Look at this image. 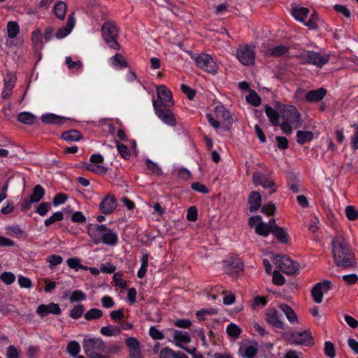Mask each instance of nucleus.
<instances>
[{
	"label": "nucleus",
	"instance_id": "f257e3e1",
	"mask_svg": "<svg viewBox=\"0 0 358 358\" xmlns=\"http://www.w3.org/2000/svg\"><path fill=\"white\" fill-rule=\"evenodd\" d=\"M331 247L334 262L338 266L346 268L354 266L355 263L354 255L343 235L336 236L332 240Z\"/></svg>",
	"mask_w": 358,
	"mask_h": 358
},
{
	"label": "nucleus",
	"instance_id": "f03ea898",
	"mask_svg": "<svg viewBox=\"0 0 358 358\" xmlns=\"http://www.w3.org/2000/svg\"><path fill=\"white\" fill-rule=\"evenodd\" d=\"M87 234L95 244L115 245L119 239L117 234L106 224H91L89 225Z\"/></svg>",
	"mask_w": 358,
	"mask_h": 358
},
{
	"label": "nucleus",
	"instance_id": "7ed1b4c3",
	"mask_svg": "<svg viewBox=\"0 0 358 358\" xmlns=\"http://www.w3.org/2000/svg\"><path fill=\"white\" fill-rule=\"evenodd\" d=\"M83 347L85 354L89 358H108L106 355H101L105 352L106 344L102 338L99 337L85 336Z\"/></svg>",
	"mask_w": 358,
	"mask_h": 358
},
{
	"label": "nucleus",
	"instance_id": "20e7f679",
	"mask_svg": "<svg viewBox=\"0 0 358 358\" xmlns=\"http://www.w3.org/2000/svg\"><path fill=\"white\" fill-rule=\"evenodd\" d=\"M154 110L157 117L166 125L174 127L177 125L176 116L170 109L171 106L164 104L162 101H152Z\"/></svg>",
	"mask_w": 358,
	"mask_h": 358
},
{
	"label": "nucleus",
	"instance_id": "39448f33",
	"mask_svg": "<svg viewBox=\"0 0 358 358\" xmlns=\"http://www.w3.org/2000/svg\"><path fill=\"white\" fill-rule=\"evenodd\" d=\"M102 36L105 42L113 49L119 50L120 45L117 41L119 30L116 25L110 22H106L101 27Z\"/></svg>",
	"mask_w": 358,
	"mask_h": 358
},
{
	"label": "nucleus",
	"instance_id": "423d86ee",
	"mask_svg": "<svg viewBox=\"0 0 358 358\" xmlns=\"http://www.w3.org/2000/svg\"><path fill=\"white\" fill-rule=\"evenodd\" d=\"M274 264L283 273L294 275L299 271V264L286 255H278L273 259Z\"/></svg>",
	"mask_w": 358,
	"mask_h": 358
},
{
	"label": "nucleus",
	"instance_id": "0eeeda50",
	"mask_svg": "<svg viewBox=\"0 0 358 358\" xmlns=\"http://www.w3.org/2000/svg\"><path fill=\"white\" fill-rule=\"evenodd\" d=\"M194 61L196 66L203 71L213 75L217 73L218 66L210 55L199 54L194 57Z\"/></svg>",
	"mask_w": 358,
	"mask_h": 358
},
{
	"label": "nucleus",
	"instance_id": "6e6552de",
	"mask_svg": "<svg viewBox=\"0 0 358 358\" xmlns=\"http://www.w3.org/2000/svg\"><path fill=\"white\" fill-rule=\"evenodd\" d=\"M281 115L283 121L289 122L295 128L301 127V115L295 106H285L281 110Z\"/></svg>",
	"mask_w": 358,
	"mask_h": 358
},
{
	"label": "nucleus",
	"instance_id": "1a4fd4ad",
	"mask_svg": "<svg viewBox=\"0 0 358 358\" xmlns=\"http://www.w3.org/2000/svg\"><path fill=\"white\" fill-rule=\"evenodd\" d=\"M236 57L242 64L249 66L254 63L255 54L252 48L248 45H245L238 48Z\"/></svg>",
	"mask_w": 358,
	"mask_h": 358
},
{
	"label": "nucleus",
	"instance_id": "9d476101",
	"mask_svg": "<svg viewBox=\"0 0 358 358\" xmlns=\"http://www.w3.org/2000/svg\"><path fill=\"white\" fill-rule=\"evenodd\" d=\"M331 287V282L329 280H324L323 282H317L313 288L311 294L313 301L315 303H320L322 301L324 292H327Z\"/></svg>",
	"mask_w": 358,
	"mask_h": 358
},
{
	"label": "nucleus",
	"instance_id": "9b49d317",
	"mask_svg": "<svg viewBox=\"0 0 358 358\" xmlns=\"http://www.w3.org/2000/svg\"><path fill=\"white\" fill-rule=\"evenodd\" d=\"M266 321L275 328L285 330L287 325L280 318V315L277 310L273 308H269L266 310L265 314Z\"/></svg>",
	"mask_w": 358,
	"mask_h": 358
},
{
	"label": "nucleus",
	"instance_id": "f8f14e48",
	"mask_svg": "<svg viewBox=\"0 0 358 358\" xmlns=\"http://www.w3.org/2000/svg\"><path fill=\"white\" fill-rule=\"evenodd\" d=\"M117 206V200L113 194H107L99 204V210L104 215L111 214Z\"/></svg>",
	"mask_w": 358,
	"mask_h": 358
},
{
	"label": "nucleus",
	"instance_id": "ddd939ff",
	"mask_svg": "<svg viewBox=\"0 0 358 358\" xmlns=\"http://www.w3.org/2000/svg\"><path fill=\"white\" fill-rule=\"evenodd\" d=\"M36 313L41 317H44L50 313L59 315L61 314V308L59 304L51 302L48 304L39 305Z\"/></svg>",
	"mask_w": 358,
	"mask_h": 358
},
{
	"label": "nucleus",
	"instance_id": "4468645a",
	"mask_svg": "<svg viewBox=\"0 0 358 358\" xmlns=\"http://www.w3.org/2000/svg\"><path fill=\"white\" fill-rule=\"evenodd\" d=\"M252 182L255 185H260L264 188H272L275 186L274 181L268 175L261 172L253 173Z\"/></svg>",
	"mask_w": 358,
	"mask_h": 358
},
{
	"label": "nucleus",
	"instance_id": "2eb2a0df",
	"mask_svg": "<svg viewBox=\"0 0 358 358\" xmlns=\"http://www.w3.org/2000/svg\"><path fill=\"white\" fill-rule=\"evenodd\" d=\"M76 24L74 13H71L68 16V22L66 26L61 27L56 32L55 36L58 39H62L67 36L73 30Z\"/></svg>",
	"mask_w": 358,
	"mask_h": 358
},
{
	"label": "nucleus",
	"instance_id": "dca6fc26",
	"mask_svg": "<svg viewBox=\"0 0 358 358\" xmlns=\"http://www.w3.org/2000/svg\"><path fill=\"white\" fill-rule=\"evenodd\" d=\"M157 93L158 99H155L156 101H162L164 104H167L168 106L173 105L172 94L171 91L166 87V86H159L157 88Z\"/></svg>",
	"mask_w": 358,
	"mask_h": 358
},
{
	"label": "nucleus",
	"instance_id": "f3484780",
	"mask_svg": "<svg viewBox=\"0 0 358 358\" xmlns=\"http://www.w3.org/2000/svg\"><path fill=\"white\" fill-rule=\"evenodd\" d=\"M190 341L191 337L188 332L174 330L173 343H174L176 346L182 349L185 347L184 345L189 343Z\"/></svg>",
	"mask_w": 358,
	"mask_h": 358
},
{
	"label": "nucleus",
	"instance_id": "a211bd4d",
	"mask_svg": "<svg viewBox=\"0 0 358 358\" xmlns=\"http://www.w3.org/2000/svg\"><path fill=\"white\" fill-rule=\"evenodd\" d=\"M258 352L257 343H246L240 347L238 352L243 358H254Z\"/></svg>",
	"mask_w": 358,
	"mask_h": 358
},
{
	"label": "nucleus",
	"instance_id": "6ab92c4d",
	"mask_svg": "<svg viewBox=\"0 0 358 358\" xmlns=\"http://www.w3.org/2000/svg\"><path fill=\"white\" fill-rule=\"evenodd\" d=\"M327 90L320 87L317 90L308 92L305 96V99L308 102H318L324 99L327 94Z\"/></svg>",
	"mask_w": 358,
	"mask_h": 358
},
{
	"label": "nucleus",
	"instance_id": "aec40b11",
	"mask_svg": "<svg viewBox=\"0 0 358 358\" xmlns=\"http://www.w3.org/2000/svg\"><path fill=\"white\" fill-rule=\"evenodd\" d=\"M329 57L328 55H321L318 52L310 51L309 64L322 67L328 62Z\"/></svg>",
	"mask_w": 358,
	"mask_h": 358
},
{
	"label": "nucleus",
	"instance_id": "412c9836",
	"mask_svg": "<svg viewBox=\"0 0 358 358\" xmlns=\"http://www.w3.org/2000/svg\"><path fill=\"white\" fill-rule=\"evenodd\" d=\"M294 341L297 344L310 346L313 344V339L310 331H304L294 335Z\"/></svg>",
	"mask_w": 358,
	"mask_h": 358
},
{
	"label": "nucleus",
	"instance_id": "4be33fe9",
	"mask_svg": "<svg viewBox=\"0 0 358 358\" xmlns=\"http://www.w3.org/2000/svg\"><path fill=\"white\" fill-rule=\"evenodd\" d=\"M310 10L308 8L295 6L292 8V15L299 22L303 23L308 17Z\"/></svg>",
	"mask_w": 358,
	"mask_h": 358
},
{
	"label": "nucleus",
	"instance_id": "5701e85b",
	"mask_svg": "<svg viewBox=\"0 0 358 358\" xmlns=\"http://www.w3.org/2000/svg\"><path fill=\"white\" fill-rule=\"evenodd\" d=\"M248 202L250 204V211L255 212L257 211L262 203V196L257 192H252L248 198Z\"/></svg>",
	"mask_w": 358,
	"mask_h": 358
},
{
	"label": "nucleus",
	"instance_id": "b1692460",
	"mask_svg": "<svg viewBox=\"0 0 358 358\" xmlns=\"http://www.w3.org/2000/svg\"><path fill=\"white\" fill-rule=\"evenodd\" d=\"M279 308L285 314L291 324L298 323V317L291 307L285 303H281L279 305Z\"/></svg>",
	"mask_w": 358,
	"mask_h": 358
},
{
	"label": "nucleus",
	"instance_id": "393cba45",
	"mask_svg": "<svg viewBox=\"0 0 358 358\" xmlns=\"http://www.w3.org/2000/svg\"><path fill=\"white\" fill-rule=\"evenodd\" d=\"M41 120L45 124H63L66 118L52 113H47L41 116Z\"/></svg>",
	"mask_w": 358,
	"mask_h": 358
},
{
	"label": "nucleus",
	"instance_id": "a878e982",
	"mask_svg": "<svg viewBox=\"0 0 358 358\" xmlns=\"http://www.w3.org/2000/svg\"><path fill=\"white\" fill-rule=\"evenodd\" d=\"M265 113L273 125H280V115L275 110H274L271 106L266 105L265 106Z\"/></svg>",
	"mask_w": 358,
	"mask_h": 358
},
{
	"label": "nucleus",
	"instance_id": "bb28decb",
	"mask_svg": "<svg viewBox=\"0 0 358 358\" xmlns=\"http://www.w3.org/2000/svg\"><path fill=\"white\" fill-rule=\"evenodd\" d=\"M66 10V4L64 1H62L57 2L53 8V12L55 16L62 20L65 19Z\"/></svg>",
	"mask_w": 358,
	"mask_h": 358
},
{
	"label": "nucleus",
	"instance_id": "cd10ccee",
	"mask_svg": "<svg viewBox=\"0 0 358 358\" xmlns=\"http://www.w3.org/2000/svg\"><path fill=\"white\" fill-rule=\"evenodd\" d=\"M313 138V133L312 131L299 130L296 132V141L300 145L310 142Z\"/></svg>",
	"mask_w": 358,
	"mask_h": 358
},
{
	"label": "nucleus",
	"instance_id": "c85d7f7f",
	"mask_svg": "<svg viewBox=\"0 0 358 358\" xmlns=\"http://www.w3.org/2000/svg\"><path fill=\"white\" fill-rule=\"evenodd\" d=\"M81 137V133L76 129L69 130L62 134V138L66 141H78Z\"/></svg>",
	"mask_w": 358,
	"mask_h": 358
},
{
	"label": "nucleus",
	"instance_id": "c756f323",
	"mask_svg": "<svg viewBox=\"0 0 358 358\" xmlns=\"http://www.w3.org/2000/svg\"><path fill=\"white\" fill-rule=\"evenodd\" d=\"M110 61L112 66L115 69L126 68L128 65L123 56L120 54H116L115 56L110 57Z\"/></svg>",
	"mask_w": 358,
	"mask_h": 358
},
{
	"label": "nucleus",
	"instance_id": "7c9ffc66",
	"mask_svg": "<svg viewBox=\"0 0 358 358\" xmlns=\"http://www.w3.org/2000/svg\"><path fill=\"white\" fill-rule=\"evenodd\" d=\"M44 195V188L41 185H37L34 187L33 192L31 194L29 198L34 203H37L43 198Z\"/></svg>",
	"mask_w": 358,
	"mask_h": 358
},
{
	"label": "nucleus",
	"instance_id": "2f4dec72",
	"mask_svg": "<svg viewBox=\"0 0 358 358\" xmlns=\"http://www.w3.org/2000/svg\"><path fill=\"white\" fill-rule=\"evenodd\" d=\"M7 35L10 38H15L20 33V27L17 22L15 21H9L7 23Z\"/></svg>",
	"mask_w": 358,
	"mask_h": 358
},
{
	"label": "nucleus",
	"instance_id": "473e14b6",
	"mask_svg": "<svg viewBox=\"0 0 358 358\" xmlns=\"http://www.w3.org/2000/svg\"><path fill=\"white\" fill-rule=\"evenodd\" d=\"M290 48L285 45H279L269 50L270 55L273 57H281L286 55Z\"/></svg>",
	"mask_w": 358,
	"mask_h": 358
},
{
	"label": "nucleus",
	"instance_id": "72a5a7b5",
	"mask_svg": "<svg viewBox=\"0 0 358 358\" xmlns=\"http://www.w3.org/2000/svg\"><path fill=\"white\" fill-rule=\"evenodd\" d=\"M215 111L218 117L222 118L224 121L227 122L229 124H231L232 117L231 116L230 112L224 107L217 106Z\"/></svg>",
	"mask_w": 358,
	"mask_h": 358
},
{
	"label": "nucleus",
	"instance_id": "f704fd0d",
	"mask_svg": "<svg viewBox=\"0 0 358 358\" xmlns=\"http://www.w3.org/2000/svg\"><path fill=\"white\" fill-rule=\"evenodd\" d=\"M17 120L26 124H33L36 122V117L29 112H22L18 114Z\"/></svg>",
	"mask_w": 358,
	"mask_h": 358
},
{
	"label": "nucleus",
	"instance_id": "c9c22d12",
	"mask_svg": "<svg viewBox=\"0 0 358 358\" xmlns=\"http://www.w3.org/2000/svg\"><path fill=\"white\" fill-rule=\"evenodd\" d=\"M271 233L277 238V239L282 243H287L289 241V237L287 232L282 227H276Z\"/></svg>",
	"mask_w": 358,
	"mask_h": 358
},
{
	"label": "nucleus",
	"instance_id": "e433bc0d",
	"mask_svg": "<svg viewBox=\"0 0 358 358\" xmlns=\"http://www.w3.org/2000/svg\"><path fill=\"white\" fill-rule=\"evenodd\" d=\"M66 351L71 357H76L80 352V345L76 341H70L66 346Z\"/></svg>",
	"mask_w": 358,
	"mask_h": 358
},
{
	"label": "nucleus",
	"instance_id": "4c0bfd02",
	"mask_svg": "<svg viewBox=\"0 0 358 358\" xmlns=\"http://www.w3.org/2000/svg\"><path fill=\"white\" fill-rule=\"evenodd\" d=\"M103 316V311L98 308H91L85 313L84 317L86 320L90 321L101 317Z\"/></svg>",
	"mask_w": 358,
	"mask_h": 358
},
{
	"label": "nucleus",
	"instance_id": "58836bf2",
	"mask_svg": "<svg viewBox=\"0 0 358 358\" xmlns=\"http://www.w3.org/2000/svg\"><path fill=\"white\" fill-rule=\"evenodd\" d=\"M227 334L234 338H237L241 333V328L234 323H230L226 328Z\"/></svg>",
	"mask_w": 358,
	"mask_h": 358
},
{
	"label": "nucleus",
	"instance_id": "ea45409f",
	"mask_svg": "<svg viewBox=\"0 0 358 358\" xmlns=\"http://www.w3.org/2000/svg\"><path fill=\"white\" fill-rule=\"evenodd\" d=\"M80 262L81 261L79 258L73 257V258L68 259L66 261V263H67L68 266L70 268H73L76 271H78V269L87 270V267L83 266L80 264Z\"/></svg>",
	"mask_w": 358,
	"mask_h": 358
},
{
	"label": "nucleus",
	"instance_id": "a19ab883",
	"mask_svg": "<svg viewBox=\"0 0 358 358\" xmlns=\"http://www.w3.org/2000/svg\"><path fill=\"white\" fill-rule=\"evenodd\" d=\"M84 306L83 304H78L75 306L69 312V316L74 320L79 319L82 317L84 313Z\"/></svg>",
	"mask_w": 358,
	"mask_h": 358
},
{
	"label": "nucleus",
	"instance_id": "79ce46f5",
	"mask_svg": "<svg viewBox=\"0 0 358 358\" xmlns=\"http://www.w3.org/2000/svg\"><path fill=\"white\" fill-rule=\"evenodd\" d=\"M120 329L113 326H106L101 328L100 333L106 336L117 335L120 333Z\"/></svg>",
	"mask_w": 358,
	"mask_h": 358
},
{
	"label": "nucleus",
	"instance_id": "37998d69",
	"mask_svg": "<svg viewBox=\"0 0 358 358\" xmlns=\"http://www.w3.org/2000/svg\"><path fill=\"white\" fill-rule=\"evenodd\" d=\"M318 15L314 12L308 21H305L303 24L309 29H317L318 27Z\"/></svg>",
	"mask_w": 358,
	"mask_h": 358
},
{
	"label": "nucleus",
	"instance_id": "c03bdc74",
	"mask_svg": "<svg viewBox=\"0 0 358 358\" xmlns=\"http://www.w3.org/2000/svg\"><path fill=\"white\" fill-rule=\"evenodd\" d=\"M48 263H49V268L52 270L55 267L62 263L63 259L60 255H51L46 259Z\"/></svg>",
	"mask_w": 358,
	"mask_h": 358
},
{
	"label": "nucleus",
	"instance_id": "a18cd8bd",
	"mask_svg": "<svg viewBox=\"0 0 358 358\" xmlns=\"http://www.w3.org/2000/svg\"><path fill=\"white\" fill-rule=\"evenodd\" d=\"M268 224L262 221L261 222H258L255 227V231L257 234L261 235L262 236H266L269 233H271V229L267 226Z\"/></svg>",
	"mask_w": 358,
	"mask_h": 358
},
{
	"label": "nucleus",
	"instance_id": "49530a36",
	"mask_svg": "<svg viewBox=\"0 0 358 358\" xmlns=\"http://www.w3.org/2000/svg\"><path fill=\"white\" fill-rule=\"evenodd\" d=\"M64 218V214L61 211H57L53 213L49 218L46 219L44 222V224L46 227H49L52 224L62 220Z\"/></svg>",
	"mask_w": 358,
	"mask_h": 358
},
{
	"label": "nucleus",
	"instance_id": "de8ad7c7",
	"mask_svg": "<svg viewBox=\"0 0 358 358\" xmlns=\"http://www.w3.org/2000/svg\"><path fill=\"white\" fill-rule=\"evenodd\" d=\"M245 99L247 102L254 106H258L261 103V99L255 91H251L250 94L246 96Z\"/></svg>",
	"mask_w": 358,
	"mask_h": 358
},
{
	"label": "nucleus",
	"instance_id": "09e8293b",
	"mask_svg": "<svg viewBox=\"0 0 358 358\" xmlns=\"http://www.w3.org/2000/svg\"><path fill=\"white\" fill-rule=\"evenodd\" d=\"M31 41L36 48H42V36L39 29H36L31 34Z\"/></svg>",
	"mask_w": 358,
	"mask_h": 358
},
{
	"label": "nucleus",
	"instance_id": "8fccbe9b",
	"mask_svg": "<svg viewBox=\"0 0 358 358\" xmlns=\"http://www.w3.org/2000/svg\"><path fill=\"white\" fill-rule=\"evenodd\" d=\"M15 76L13 74H7L6 77L4 78V88L3 90V94L8 90L9 92H11L14 83H15Z\"/></svg>",
	"mask_w": 358,
	"mask_h": 358
},
{
	"label": "nucleus",
	"instance_id": "3c124183",
	"mask_svg": "<svg viewBox=\"0 0 358 358\" xmlns=\"http://www.w3.org/2000/svg\"><path fill=\"white\" fill-rule=\"evenodd\" d=\"M217 313L216 309L214 308H203L199 310H197L196 313V316L199 321H204L206 315H210Z\"/></svg>",
	"mask_w": 358,
	"mask_h": 358
},
{
	"label": "nucleus",
	"instance_id": "603ef678",
	"mask_svg": "<svg viewBox=\"0 0 358 358\" xmlns=\"http://www.w3.org/2000/svg\"><path fill=\"white\" fill-rule=\"evenodd\" d=\"M86 294L81 290H75L69 297L71 303H76L85 300Z\"/></svg>",
	"mask_w": 358,
	"mask_h": 358
},
{
	"label": "nucleus",
	"instance_id": "864d4df0",
	"mask_svg": "<svg viewBox=\"0 0 358 358\" xmlns=\"http://www.w3.org/2000/svg\"><path fill=\"white\" fill-rule=\"evenodd\" d=\"M345 214L347 218L350 221L358 219V210L353 206H348L345 208Z\"/></svg>",
	"mask_w": 358,
	"mask_h": 358
},
{
	"label": "nucleus",
	"instance_id": "5fc2aeb1",
	"mask_svg": "<svg viewBox=\"0 0 358 358\" xmlns=\"http://www.w3.org/2000/svg\"><path fill=\"white\" fill-rule=\"evenodd\" d=\"M324 352L326 356L329 358H334L336 356L335 348L334 344L330 341L324 343Z\"/></svg>",
	"mask_w": 358,
	"mask_h": 358
},
{
	"label": "nucleus",
	"instance_id": "6e6d98bb",
	"mask_svg": "<svg viewBox=\"0 0 358 358\" xmlns=\"http://www.w3.org/2000/svg\"><path fill=\"white\" fill-rule=\"evenodd\" d=\"M0 279L6 285H11L15 280V276L12 272H3L0 275Z\"/></svg>",
	"mask_w": 358,
	"mask_h": 358
},
{
	"label": "nucleus",
	"instance_id": "4d7b16f0",
	"mask_svg": "<svg viewBox=\"0 0 358 358\" xmlns=\"http://www.w3.org/2000/svg\"><path fill=\"white\" fill-rule=\"evenodd\" d=\"M51 208V203L48 202L41 203L36 210V213L41 216H45Z\"/></svg>",
	"mask_w": 358,
	"mask_h": 358
},
{
	"label": "nucleus",
	"instance_id": "13d9d810",
	"mask_svg": "<svg viewBox=\"0 0 358 358\" xmlns=\"http://www.w3.org/2000/svg\"><path fill=\"white\" fill-rule=\"evenodd\" d=\"M65 63L69 69H80L83 66L81 61L73 62L70 56L66 57Z\"/></svg>",
	"mask_w": 358,
	"mask_h": 358
},
{
	"label": "nucleus",
	"instance_id": "bf43d9fd",
	"mask_svg": "<svg viewBox=\"0 0 358 358\" xmlns=\"http://www.w3.org/2000/svg\"><path fill=\"white\" fill-rule=\"evenodd\" d=\"M73 222L83 224L86 222V217L81 211H76L73 213L71 217Z\"/></svg>",
	"mask_w": 358,
	"mask_h": 358
},
{
	"label": "nucleus",
	"instance_id": "052dcab7",
	"mask_svg": "<svg viewBox=\"0 0 358 358\" xmlns=\"http://www.w3.org/2000/svg\"><path fill=\"white\" fill-rule=\"evenodd\" d=\"M149 335L154 340H162L164 338V334L158 330L155 327L152 326L149 329Z\"/></svg>",
	"mask_w": 358,
	"mask_h": 358
},
{
	"label": "nucleus",
	"instance_id": "680f3d73",
	"mask_svg": "<svg viewBox=\"0 0 358 358\" xmlns=\"http://www.w3.org/2000/svg\"><path fill=\"white\" fill-rule=\"evenodd\" d=\"M334 8L337 13L342 14L346 18H350L351 16L350 11L349 10L346 6L336 4L334 6Z\"/></svg>",
	"mask_w": 358,
	"mask_h": 358
},
{
	"label": "nucleus",
	"instance_id": "e2e57ef3",
	"mask_svg": "<svg viewBox=\"0 0 358 358\" xmlns=\"http://www.w3.org/2000/svg\"><path fill=\"white\" fill-rule=\"evenodd\" d=\"M68 199V196L63 193L57 194L52 200V203L55 206L64 203Z\"/></svg>",
	"mask_w": 358,
	"mask_h": 358
},
{
	"label": "nucleus",
	"instance_id": "0e129e2a",
	"mask_svg": "<svg viewBox=\"0 0 358 358\" xmlns=\"http://www.w3.org/2000/svg\"><path fill=\"white\" fill-rule=\"evenodd\" d=\"M113 280L115 282V285L120 288L126 287V281L122 278V275L120 273H114Z\"/></svg>",
	"mask_w": 358,
	"mask_h": 358
},
{
	"label": "nucleus",
	"instance_id": "69168bd1",
	"mask_svg": "<svg viewBox=\"0 0 358 358\" xmlns=\"http://www.w3.org/2000/svg\"><path fill=\"white\" fill-rule=\"evenodd\" d=\"M193 190L203 194H208L209 192L208 188L202 183L199 182H193L191 185Z\"/></svg>",
	"mask_w": 358,
	"mask_h": 358
},
{
	"label": "nucleus",
	"instance_id": "338daca9",
	"mask_svg": "<svg viewBox=\"0 0 358 358\" xmlns=\"http://www.w3.org/2000/svg\"><path fill=\"white\" fill-rule=\"evenodd\" d=\"M159 358H176L175 351L168 347L164 348L159 352Z\"/></svg>",
	"mask_w": 358,
	"mask_h": 358
},
{
	"label": "nucleus",
	"instance_id": "774afa93",
	"mask_svg": "<svg viewBox=\"0 0 358 358\" xmlns=\"http://www.w3.org/2000/svg\"><path fill=\"white\" fill-rule=\"evenodd\" d=\"M352 127L355 128V133L351 138V145L353 150L358 149V125L353 124Z\"/></svg>",
	"mask_w": 358,
	"mask_h": 358
}]
</instances>
